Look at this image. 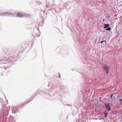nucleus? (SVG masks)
Listing matches in <instances>:
<instances>
[{
    "label": "nucleus",
    "instance_id": "9d476101",
    "mask_svg": "<svg viewBox=\"0 0 122 122\" xmlns=\"http://www.w3.org/2000/svg\"><path fill=\"white\" fill-rule=\"evenodd\" d=\"M113 95V94H112V95H111V97H110V98H112V96Z\"/></svg>",
    "mask_w": 122,
    "mask_h": 122
},
{
    "label": "nucleus",
    "instance_id": "f257e3e1",
    "mask_svg": "<svg viewBox=\"0 0 122 122\" xmlns=\"http://www.w3.org/2000/svg\"><path fill=\"white\" fill-rule=\"evenodd\" d=\"M103 67L104 70L106 71V73L108 74L109 71L110 67L107 66L105 65H104V66H103Z\"/></svg>",
    "mask_w": 122,
    "mask_h": 122
},
{
    "label": "nucleus",
    "instance_id": "9b49d317",
    "mask_svg": "<svg viewBox=\"0 0 122 122\" xmlns=\"http://www.w3.org/2000/svg\"><path fill=\"white\" fill-rule=\"evenodd\" d=\"M60 75L59 76V77H60Z\"/></svg>",
    "mask_w": 122,
    "mask_h": 122
},
{
    "label": "nucleus",
    "instance_id": "6e6552de",
    "mask_svg": "<svg viewBox=\"0 0 122 122\" xmlns=\"http://www.w3.org/2000/svg\"><path fill=\"white\" fill-rule=\"evenodd\" d=\"M104 41L105 42L106 41H101L100 42V43H102Z\"/></svg>",
    "mask_w": 122,
    "mask_h": 122
},
{
    "label": "nucleus",
    "instance_id": "39448f33",
    "mask_svg": "<svg viewBox=\"0 0 122 122\" xmlns=\"http://www.w3.org/2000/svg\"><path fill=\"white\" fill-rule=\"evenodd\" d=\"M104 115L105 117H107V113L106 112V111L105 112V113H104Z\"/></svg>",
    "mask_w": 122,
    "mask_h": 122
},
{
    "label": "nucleus",
    "instance_id": "20e7f679",
    "mask_svg": "<svg viewBox=\"0 0 122 122\" xmlns=\"http://www.w3.org/2000/svg\"><path fill=\"white\" fill-rule=\"evenodd\" d=\"M109 26V25L108 24H105L104 25V28H106L108 27Z\"/></svg>",
    "mask_w": 122,
    "mask_h": 122
},
{
    "label": "nucleus",
    "instance_id": "423d86ee",
    "mask_svg": "<svg viewBox=\"0 0 122 122\" xmlns=\"http://www.w3.org/2000/svg\"><path fill=\"white\" fill-rule=\"evenodd\" d=\"M15 57L14 56H10L9 57V58H10V59H12V58H14Z\"/></svg>",
    "mask_w": 122,
    "mask_h": 122
},
{
    "label": "nucleus",
    "instance_id": "1a4fd4ad",
    "mask_svg": "<svg viewBox=\"0 0 122 122\" xmlns=\"http://www.w3.org/2000/svg\"><path fill=\"white\" fill-rule=\"evenodd\" d=\"M119 100V101L120 102H121V101H122V99H120ZM121 103H122V102Z\"/></svg>",
    "mask_w": 122,
    "mask_h": 122
},
{
    "label": "nucleus",
    "instance_id": "7ed1b4c3",
    "mask_svg": "<svg viewBox=\"0 0 122 122\" xmlns=\"http://www.w3.org/2000/svg\"><path fill=\"white\" fill-rule=\"evenodd\" d=\"M16 16L17 17H23V15L22 14L20 13H18L17 14Z\"/></svg>",
    "mask_w": 122,
    "mask_h": 122
},
{
    "label": "nucleus",
    "instance_id": "0eeeda50",
    "mask_svg": "<svg viewBox=\"0 0 122 122\" xmlns=\"http://www.w3.org/2000/svg\"><path fill=\"white\" fill-rule=\"evenodd\" d=\"M111 30V28L110 27H109L108 28H107L106 30Z\"/></svg>",
    "mask_w": 122,
    "mask_h": 122
},
{
    "label": "nucleus",
    "instance_id": "f03ea898",
    "mask_svg": "<svg viewBox=\"0 0 122 122\" xmlns=\"http://www.w3.org/2000/svg\"><path fill=\"white\" fill-rule=\"evenodd\" d=\"M105 106L107 109L108 110H110V108L109 103L105 104Z\"/></svg>",
    "mask_w": 122,
    "mask_h": 122
}]
</instances>
